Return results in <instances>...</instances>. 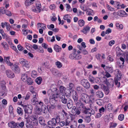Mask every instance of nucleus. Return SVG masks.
Here are the masks:
<instances>
[{
    "mask_svg": "<svg viewBox=\"0 0 128 128\" xmlns=\"http://www.w3.org/2000/svg\"><path fill=\"white\" fill-rule=\"evenodd\" d=\"M60 98L61 99V101L64 104L67 103V100L66 98H65V96L62 95Z\"/></svg>",
    "mask_w": 128,
    "mask_h": 128,
    "instance_id": "2f4dec72",
    "label": "nucleus"
},
{
    "mask_svg": "<svg viewBox=\"0 0 128 128\" xmlns=\"http://www.w3.org/2000/svg\"><path fill=\"white\" fill-rule=\"evenodd\" d=\"M116 26L117 29L120 30H122L123 28V26L122 24H120L119 23H118L116 24Z\"/></svg>",
    "mask_w": 128,
    "mask_h": 128,
    "instance_id": "58836bf2",
    "label": "nucleus"
},
{
    "mask_svg": "<svg viewBox=\"0 0 128 128\" xmlns=\"http://www.w3.org/2000/svg\"><path fill=\"white\" fill-rule=\"evenodd\" d=\"M21 105L23 107L25 113L29 114H30L32 113L33 108L31 105H28L27 106L24 105L22 104Z\"/></svg>",
    "mask_w": 128,
    "mask_h": 128,
    "instance_id": "20e7f679",
    "label": "nucleus"
},
{
    "mask_svg": "<svg viewBox=\"0 0 128 128\" xmlns=\"http://www.w3.org/2000/svg\"><path fill=\"white\" fill-rule=\"evenodd\" d=\"M0 33L2 35V38H4L5 34L4 30L2 29H0Z\"/></svg>",
    "mask_w": 128,
    "mask_h": 128,
    "instance_id": "052dcab7",
    "label": "nucleus"
},
{
    "mask_svg": "<svg viewBox=\"0 0 128 128\" xmlns=\"http://www.w3.org/2000/svg\"><path fill=\"white\" fill-rule=\"evenodd\" d=\"M106 6L108 9L109 10L112 12L115 11V9L114 8H112L111 6L108 4H107Z\"/></svg>",
    "mask_w": 128,
    "mask_h": 128,
    "instance_id": "de8ad7c7",
    "label": "nucleus"
},
{
    "mask_svg": "<svg viewBox=\"0 0 128 128\" xmlns=\"http://www.w3.org/2000/svg\"><path fill=\"white\" fill-rule=\"evenodd\" d=\"M9 112L10 114H13L14 108L12 105L9 106Z\"/></svg>",
    "mask_w": 128,
    "mask_h": 128,
    "instance_id": "3c124183",
    "label": "nucleus"
},
{
    "mask_svg": "<svg viewBox=\"0 0 128 128\" xmlns=\"http://www.w3.org/2000/svg\"><path fill=\"white\" fill-rule=\"evenodd\" d=\"M88 78L89 80L91 83H94V78L93 76L90 75L89 76Z\"/></svg>",
    "mask_w": 128,
    "mask_h": 128,
    "instance_id": "603ef678",
    "label": "nucleus"
},
{
    "mask_svg": "<svg viewBox=\"0 0 128 128\" xmlns=\"http://www.w3.org/2000/svg\"><path fill=\"white\" fill-rule=\"evenodd\" d=\"M37 72L35 71H33L31 74V76L33 78H35L37 76Z\"/></svg>",
    "mask_w": 128,
    "mask_h": 128,
    "instance_id": "6e6d98bb",
    "label": "nucleus"
},
{
    "mask_svg": "<svg viewBox=\"0 0 128 128\" xmlns=\"http://www.w3.org/2000/svg\"><path fill=\"white\" fill-rule=\"evenodd\" d=\"M96 94L97 97L99 98H102L104 96L103 92L101 91H98L96 92Z\"/></svg>",
    "mask_w": 128,
    "mask_h": 128,
    "instance_id": "6ab92c4d",
    "label": "nucleus"
},
{
    "mask_svg": "<svg viewBox=\"0 0 128 128\" xmlns=\"http://www.w3.org/2000/svg\"><path fill=\"white\" fill-rule=\"evenodd\" d=\"M38 27H40L42 29H43L44 30L46 28V25L43 23H38Z\"/></svg>",
    "mask_w": 128,
    "mask_h": 128,
    "instance_id": "ea45409f",
    "label": "nucleus"
},
{
    "mask_svg": "<svg viewBox=\"0 0 128 128\" xmlns=\"http://www.w3.org/2000/svg\"><path fill=\"white\" fill-rule=\"evenodd\" d=\"M86 14L88 16H92L94 14L93 10L90 9L87 10Z\"/></svg>",
    "mask_w": 128,
    "mask_h": 128,
    "instance_id": "72a5a7b5",
    "label": "nucleus"
},
{
    "mask_svg": "<svg viewBox=\"0 0 128 128\" xmlns=\"http://www.w3.org/2000/svg\"><path fill=\"white\" fill-rule=\"evenodd\" d=\"M117 14L118 16L122 17H123L124 15H125L126 16H127V14L126 13L125 11L122 10L118 11L117 12Z\"/></svg>",
    "mask_w": 128,
    "mask_h": 128,
    "instance_id": "dca6fc26",
    "label": "nucleus"
},
{
    "mask_svg": "<svg viewBox=\"0 0 128 128\" xmlns=\"http://www.w3.org/2000/svg\"><path fill=\"white\" fill-rule=\"evenodd\" d=\"M124 55L126 61L128 63V52H127L124 53Z\"/></svg>",
    "mask_w": 128,
    "mask_h": 128,
    "instance_id": "49530a36",
    "label": "nucleus"
},
{
    "mask_svg": "<svg viewBox=\"0 0 128 128\" xmlns=\"http://www.w3.org/2000/svg\"><path fill=\"white\" fill-rule=\"evenodd\" d=\"M31 126L33 127L37 126L38 124V120H34L33 121H31Z\"/></svg>",
    "mask_w": 128,
    "mask_h": 128,
    "instance_id": "e433bc0d",
    "label": "nucleus"
},
{
    "mask_svg": "<svg viewBox=\"0 0 128 128\" xmlns=\"http://www.w3.org/2000/svg\"><path fill=\"white\" fill-rule=\"evenodd\" d=\"M1 44L6 50H7L8 49V44L6 42H3L1 43Z\"/></svg>",
    "mask_w": 128,
    "mask_h": 128,
    "instance_id": "473e14b6",
    "label": "nucleus"
},
{
    "mask_svg": "<svg viewBox=\"0 0 128 128\" xmlns=\"http://www.w3.org/2000/svg\"><path fill=\"white\" fill-rule=\"evenodd\" d=\"M87 96L86 94H82L81 98L80 99V102H82L86 104L88 103V102L87 100Z\"/></svg>",
    "mask_w": 128,
    "mask_h": 128,
    "instance_id": "1a4fd4ad",
    "label": "nucleus"
},
{
    "mask_svg": "<svg viewBox=\"0 0 128 128\" xmlns=\"http://www.w3.org/2000/svg\"><path fill=\"white\" fill-rule=\"evenodd\" d=\"M90 91L91 94V95L90 96V97H91L94 96V89H91L90 90Z\"/></svg>",
    "mask_w": 128,
    "mask_h": 128,
    "instance_id": "13d9d810",
    "label": "nucleus"
},
{
    "mask_svg": "<svg viewBox=\"0 0 128 128\" xmlns=\"http://www.w3.org/2000/svg\"><path fill=\"white\" fill-rule=\"evenodd\" d=\"M78 24L80 26L82 27L84 25L85 22L83 20H80L78 21Z\"/></svg>",
    "mask_w": 128,
    "mask_h": 128,
    "instance_id": "c9c22d12",
    "label": "nucleus"
},
{
    "mask_svg": "<svg viewBox=\"0 0 128 128\" xmlns=\"http://www.w3.org/2000/svg\"><path fill=\"white\" fill-rule=\"evenodd\" d=\"M36 112L38 114H42V110L40 108H39L38 106H36Z\"/></svg>",
    "mask_w": 128,
    "mask_h": 128,
    "instance_id": "bb28decb",
    "label": "nucleus"
},
{
    "mask_svg": "<svg viewBox=\"0 0 128 128\" xmlns=\"http://www.w3.org/2000/svg\"><path fill=\"white\" fill-rule=\"evenodd\" d=\"M51 100H50V106H47V108L48 110L51 111L52 110L54 109L56 107V106L54 104H51Z\"/></svg>",
    "mask_w": 128,
    "mask_h": 128,
    "instance_id": "4be33fe9",
    "label": "nucleus"
},
{
    "mask_svg": "<svg viewBox=\"0 0 128 128\" xmlns=\"http://www.w3.org/2000/svg\"><path fill=\"white\" fill-rule=\"evenodd\" d=\"M55 64L57 67L58 68H60L62 66V64L59 61H57L55 63Z\"/></svg>",
    "mask_w": 128,
    "mask_h": 128,
    "instance_id": "a18cd8bd",
    "label": "nucleus"
},
{
    "mask_svg": "<svg viewBox=\"0 0 128 128\" xmlns=\"http://www.w3.org/2000/svg\"><path fill=\"white\" fill-rule=\"evenodd\" d=\"M28 84L29 85H30L33 83L32 79L30 78H28L27 79Z\"/></svg>",
    "mask_w": 128,
    "mask_h": 128,
    "instance_id": "864d4df0",
    "label": "nucleus"
},
{
    "mask_svg": "<svg viewBox=\"0 0 128 128\" xmlns=\"http://www.w3.org/2000/svg\"><path fill=\"white\" fill-rule=\"evenodd\" d=\"M17 112L18 114L20 116L23 115L24 112L23 110L20 107H18L17 109Z\"/></svg>",
    "mask_w": 128,
    "mask_h": 128,
    "instance_id": "393cba45",
    "label": "nucleus"
},
{
    "mask_svg": "<svg viewBox=\"0 0 128 128\" xmlns=\"http://www.w3.org/2000/svg\"><path fill=\"white\" fill-rule=\"evenodd\" d=\"M79 103V102H77L76 103V105L77 107L80 108H82L84 110H85L86 108V107L84 106V104L82 103Z\"/></svg>",
    "mask_w": 128,
    "mask_h": 128,
    "instance_id": "aec40b11",
    "label": "nucleus"
},
{
    "mask_svg": "<svg viewBox=\"0 0 128 128\" xmlns=\"http://www.w3.org/2000/svg\"><path fill=\"white\" fill-rule=\"evenodd\" d=\"M10 57L9 56L6 57V59L5 60V61L6 64L8 66H10L12 65V63L11 62H10L9 60V59L10 58Z\"/></svg>",
    "mask_w": 128,
    "mask_h": 128,
    "instance_id": "f704fd0d",
    "label": "nucleus"
},
{
    "mask_svg": "<svg viewBox=\"0 0 128 128\" xmlns=\"http://www.w3.org/2000/svg\"><path fill=\"white\" fill-rule=\"evenodd\" d=\"M104 121L105 122H109V118L107 115L104 118Z\"/></svg>",
    "mask_w": 128,
    "mask_h": 128,
    "instance_id": "69168bd1",
    "label": "nucleus"
},
{
    "mask_svg": "<svg viewBox=\"0 0 128 128\" xmlns=\"http://www.w3.org/2000/svg\"><path fill=\"white\" fill-rule=\"evenodd\" d=\"M90 109L89 108H86L84 110V113L86 114H88V116H91V114H90Z\"/></svg>",
    "mask_w": 128,
    "mask_h": 128,
    "instance_id": "c756f323",
    "label": "nucleus"
},
{
    "mask_svg": "<svg viewBox=\"0 0 128 128\" xmlns=\"http://www.w3.org/2000/svg\"><path fill=\"white\" fill-rule=\"evenodd\" d=\"M10 66L11 69L13 70L18 73L19 72L20 69L18 66L15 64H13L12 63V65Z\"/></svg>",
    "mask_w": 128,
    "mask_h": 128,
    "instance_id": "9d476101",
    "label": "nucleus"
},
{
    "mask_svg": "<svg viewBox=\"0 0 128 128\" xmlns=\"http://www.w3.org/2000/svg\"><path fill=\"white\" fill-rule=\"evenodd\" d=\"M120 60L122 62V65H121L120 64V65H119V68H122L124 66V64L125 62V58H123L122 57H121L120 58Z\"/></svg>",
    "mask_w": 128,
    "mask_h": 128,
    "instance_id": "c85d7f7f",
    "label": "nucleus"
},
{
    "mask_svg": "<svg viewBox=\"0 0 128 128\" xmlns=\"http://www.w3.org/2000/svg\"><path fill=\"white\" fill-rule=\"evenodd\" d=\"M17 124L16 128H22L24 125V122H22L20 123L17 122Z\"/></svg>",
    "mask_w": 128,
    "mask_h": 128,
    "instance_id": "cd10ccee",
    "label": "nucleus"
},
{
    "mask_svg": "<svg viewBox=\"0 0 128 128\" xmlns=\"http://www.w3.org/2000/svg\"><path fill=\"white\" fill-rule=\"evenodd\" d=\"M78 48L83 54L85 55L88 54V52L85 49H83L82 47L79 46Z\"/></svg>",
    "mask_w": 128,
    "mask_h": 128,
    "instance_id": "412c9836",
    "label": "nucleus"
},
{
    "mask_svg": "<svg viewBox=\"0 0 128 128\" xmlns=\"http://www.w3.org/2000/svg\"><path fill=\"white\" fill-rule=\"evenodd\" d=\"M72 92L73 93L72 98L74 102H77L78 99V96L77 92L74 90L72 91Z\"/></svg>",
    "mask_w": 128,
    "mask_h": 128,
    "instance_id": "f3484780",
    "label": "nucleus"
},
{
    "mask_svg": "<svg viewBox=\"0 0 128 128\" xmlns=\"http://www.w3.org/2000/svg\"><path fill=\"white\" fill-rule=\"evenodd\" d=\"M114 73L116 75V77L118 80H120L122 76V74L120 71L118 69H116L114 71Z\"/></svg>",
    "mask_w": 128,
    "mask_h": 128,
    "instance_id": "9b49d317",
    "label": "nucleus"
},
{
    "mask_svg": "<svg viewBox=\"0 0 128 128\" xmlns=\"http://www.w3.org/2000/svg\"><path fill=\"white\" fill-rule=\"evenodd\" d=\"M14 4L16 6L17 8L18 7L21 6L20 4L18 2H15L14 3Z\"/></svg>",
    "mask_w": 128,
    "mask_h": 128,
    "instance_id": "774afa93",
    "label": "nucleus"
},
{
    "mask_svg": "<svg viewBox=\"0 0 128 128\" xmlns=\"http://www.w3.org/2000/svg\"><path fill=\"white\" fill-rule=\"evenodd\" d=\"M90 27L87 26H84L82 30H81V31L84 34H86L90 31Z\"/></svg>",
    "mask_w": 128,
    "mask_h": 128,
    "instance_id": "2eb2a0df",
    "label": "nucleus"
},
{
    "mask_svg": "<svg viewBox=\"0 0 128 128\" xmlns=\"http://www.w3.org/2000/svg\"><path fill=\"white\" fill-rule=\"evenodd\" d=\"M60 121L59 116H57L55 118H52L51 120L49 121L48 122V126L50 128H53V127L56 126V124H58Z\"/></svg>",
    "mask_w": 128,
    "mask_h": 128,
    "instance_id": "f03ea898",
    "label": "nucleus"
},
{
    "mask_svg": "<svg viewBox=\"0 0 128 128\" xmlns=\"http://www.w3.org/2000/svg\"><path fill=\"white\" fill-rule=\"evenodd\" d=\"M82 85L86 89H88L90 87V84L88 80L85 79L82 80L81 82Z\"/></svg>",
    "mask_w": 128,
    "mask_h": 128,
    "instance_id": "0eeeda50",
    "label": "nucleus"
},
{
    "mask_svg": "<svg viewBox=\"0 0 128 128\" xmlns=\"http://www.w3.org/2000/svg\"><path fill=\"white\" fill-rule=\"evenodd\" d=\"M73 105V102L72 100L70 99L69 98L68 100V102L67 104L68 108L70 109Z\"/></svg>",
    "mask_w": 128,
    "mask_h": 128,
    "instance_id": "b1692460",
    "label": "nucleus"
},
{
    "mask_svg": "<svg viewBox=\"0 0 128 128\" xmlns=\"http://www.w3.org/2000/svg\"><path fill=\"white\" fill-rule=\"evenodd\" d=\"M69 88L67 89L68 91L67 95L68 96H70V94L71 92V90L74 86V85L73 83H70L69 84Z\"/></svg>",
    "mask_w": 128,
    "mask_h": 128,
    "instance_id": "a211bd4d",
    "label": "nucleus"
},
{
    "mask_svg": "<svg viewBox=\"0 0 128 128\" xmlns=\"http://www.w3.org/2000/svg\"><path fill=\"white\" fill-rule=\"evenodd\" d=\"M4 12H2V14H5L7 15L8 16H10L12 15V14L10 12L7 10H4Z\"/></svg>",
    "mask_w": 128,
    "mask_h": 128,
    "instance_id": "37998d69",
    "label": "nucleus"
},
{
    "mask_svg": "<svg viewBox=\"0 0 128 128\" xmlns=\"http://www.w3.org/2000/svg\"><path fill=\"white\" fill-rule=\"evenodd\" d=\"M37 117L35 114L32 115L29 117V120L30 122L33 121L37 120Z\"/></svg>",
    "mask_w": 128,
    "mask_h": 128,
    "instance_id": "5701e85b",
    "label": "nucleus"
},
{
    "mask_svg": "<svg viewBox=\"0 0 128 128\" xmlns=\"http://www.w3.org/2000/svg\"><path fill=\"white\" fill-rule=\"evenodd\" d=\"M6 28L9 31L10 28H11V26L9 23L7 22V23H6Z\"/></svg>",
    "mask_w": 128,
    "mask_h": 128,
    "instance_id": "0e129e2a",
    "label": "nucleus"
},
{
    "mask_svg": "<svg viewBox=\"0 0 128 128\" xmlns=\"http://www.w3.org/2000/svg\"><path fill=\"white\" fill-rule=\"evenodd\" d=\"M66 10L68 12H70L72 11V10L71 7L70 5L68 4H66Z\"/></svg>",
    "mask_w": 128,
    "mask_h": 128,
    "instance_id": "8fccbe9b",
    "label": "nucleus"
},
{
    "mask_svg": "<svg viewBox=\"0 0 128 128\" xmlns=\"http://www.w3.org/2000/svg\"><path fill=\"white\" fill-rule=\"evenodd\" d=\"M103 88L104 91L105 92L106 94H108L109 92V89L106 86H103Z\"/></svg>",
    "mask_w": 128,
    "mask_h": 128,
    "instance_id": "bf43d9fd",
    "label": "nucleus"
},
{
    "mask_svg": "<svg viewBox=\"0 0 128 128\" xmlns=\"http://www.w3.org/2000/svg\"><path fill=\"white\" fill-rule=\"evenodd\" d=\"M20 62L23 66H24L28 68L29 66L28 63L27 61L23 58H22L20 59Z\"/></svg>",
    "mask_w": 128,
    "mask_h": 128,
    "instance_id": "6e6552de",
    "label": "nucleus"
},
{
    "mask_svg": "<svg viewBox=\"0 0 128 128\" xmlns=\"http://www.w3.org/2000/svg\"><path fill=\"white\" fill-rule=\"evenodd\" d=\"M118 118L120 121L124 119V115L123 114L119 115L118 116Z\"/></svg>",
    "mask_w": 128,
    "mask_h": 128,
    "instance_id": "680f3d73",
    "label": "nucleus"
},
{
    "mask_svg": "<svg viewBox=\"0 0 128 128\" xmlns=\"http://www.w3.org/2000/svg\"><path fill=\"white\" fill-rule=\"evenodd\" d=\"M107 58L110 61L112 62L113 61L114 59L111 56H108Z\"/></svg>",
    "mask_w": 128,
    "mask_h": 128,
    "instance_id": "338daca9",
    "label": "nucleus"
},
{
    "mask_svg": "<svg viewBox=\"0 0 128 128\" xmlns=\"http://www.w3.org/2000/svg\"><path fill=\"white\" fill-rule=\"evenodd\" d=\"M75 118V116L73 114H69L68 115V117L66 118L65 122V126H72L74 125L73 123L74 122L75 124H76V122L73 120Z\"/></svg>",
    "mask_w": 128,
    "mask_h": 128,
    "instance_id": "f257e3e1",
    "label": "nucleus"
},
{
    "mask_svg": "<svg viewBox=\"0 0 128 128\" xmlns=\"http://www.w3.org/2000/svg\"><path fill=\"white\" fill-rule=\"evenodd\" d=\"M36 82L38 84H40L42 82V79L41 77L37 78L36 80Z\"/></svg>",
    "mask_w": 128,
    "mask_h": 128,
    "instance_id": "4c0bfd02",
    "label": "nucleus"
},
{
    "mask_svg": "<svg viewBox=\"0 0 128 128\" xmlns=\"http://www.w3.org/2000/svg\"><path fill=\"white\" fill-rule=\"evenodd\" d=\"M60 91L61 93L62 94H65L66 96L68 97H69L70 96H68L67 95L68 91L67 89H66V88L63 86H60Z\"/></svg>",
    "mask_w": 128,
    "mask_h": 128,
    "instance_id": "ddd939ff",
    "label": "nucleus"
},
{
    "mask_svg": "<svg viewBox=\"0 0 128 128\" xmlns=\"http://www.w3.org/2000/svg\"><path fill=\"white\" fill-rule=\"evenodd\" d=\"M32 3L30 2V0H26L24 2L25 5L26 6H28L30 5Z\"/></svg>",
    "mask_w": 128,
    "mask_h": 128,
    "instance_id": "a19ab883",
    "label": "nucleus"
},
{
    "mask_svg": "<svg viewBox=\"0 0 128 128\" xmlns=\"http://www.w3.org/2000/svg\"><path fill=\"white\" fill-rule=\"evenodd\" d=\"M69 57L72 60H79L81 58L82 56L75 53H72L70 54Z\"/></svg>",
    "mask_w": 128,
    "mask_h": 128,
    "instance_id": "39448f33",
    "label": "nucleus"
},
{
    "mask_svg": "<svg viewBox=\"0 0 128 128\" xmlns=\"http://www.w3.org/2000/svg\"><path fill=\"white\" fill-rule=\"evenodd\" d=\"M27 75L26 74H22V76L21 79L23 80H24L27 79Z\"/></svg>",
    "mask_w": 128,
    "mask_h": 128,
    "instance_id": "4d7b16f0",
    "label": "nucleus"
},
{
    "mask_svg": "<svg viewBox=\"0 0 128 128\" xmlns=\"http://www.w3.org/2000/svg\"><path fill=\"white\" fill-rule=\"evenodd\" d=\"M50 90L53 92L55 94H53L52 97H50L51 99H52L54 100H55V99L58 97V90L57 88H53L52 87L50 89Z\"/></svg>",
    "mask_w": 128,
    "mask_h": 128,
    "instance_id": "423d86ee",
    "label": "nucleus"
},
{
    "mask_svg": "<svg viewBox=\"0 0 128 128\" xmlns=\"http://www.w3.org/2000/svg\"><path fill=\"white\" fill-rule=\"evenodd\" d=\"M17 122L14 121L10 122L8 124V126L11 128H16L17 126Z\"/></svg>",
    "mask_w": 128,
    "mask_h": 128,
    "instance_id": "4468645a",
    "label": "nucleus"
},
{
    "mask_svg": "<svg viewBox=\"0 0 128 128\" xmlns=\"http://www.w3.org/2000/svg\"><path fill=\"white\" fill-rule=\"evenodd\" d=\"M112 104H109L107 106L106 108L109 111L111 110L112 109Z\"/></svg>",
    "mask_w": 128,
    "mask_h": 128,
    "instance_id": "5fc2aeb1",
    "label": "nucleus"
},
{
    "mask_svg": "<svg viewBox=\"0 0 128 128\" xmlns=\"http://www.w3.org/2000/svg\"><path fill=\"white\" fill-rule=\"evenodd\" d=\"M39 123L42 125H44V123L43 118L42 117H40L38 118Z\"/></svg>",
    "mask_w": 128,
    "mask_h": 128,
    "instance_id": "09e8293b",
    "label": "nucleus"
},
{
    "mask_svg": "<svg viewBox=\"0 0 128 128\" xmlns=\"http://www.w3.org/2000/svg\"><path fill=\"white\" fill-rule=\"evenodd\" d=\"M77 109L75 106H74L72 108V112L73 114L75 113L76 112Z\"/></svg>",
    "mask_w": 128,
    "mask_h": 128,
    "instance_id": "e2e57ef3",
    "label": "nucleus"
},
{
    "mask_svg": "<svg viewBox=\"0 0 128 128\" xmlns=\"http://www.w3.org/2000/svg\"><path fill=\"white\" fill-rule=\"evenodd\" d=\"M36 7L33 6L31 8V10L34 12L40 13L42 9V6L40 2L38 1L36 3Z\"/></svg>",
    "mask_w": 128,
    "mask_h": 128,
    "instance_id": "7ed1b4c3",
    "label": "nucleus"
},
{
    "mask_svg": "<svg viewBox=\"0 0 128 128\" xmlns=\"http://www.w3.org/2000/svg\"><path fill=\"white\" fill-rule=\"evenodd\" d=\"M90 117V116H86L84 117V118L86 122L88 123L90 122L91 118Z\"/></svg>",
    "mask_w": 128,
    "mask_h": 128,
    "instance_id": "79ce46f5",
    "label": "nucleus"
},
{
    "mask_svg": "<svg viewBox=\"0 0 128 128\" xmlns=\"http://www.w3.org/2000/svg\"><path fill=\"white\" fill-rule=\"evenodd\" d=\"M6 76L8 78H12L14 77V73L10 70H6Z\"/></svg>",
    "mask_w": 128,
    "mask_h": 128,
    "instance_id": "f8f14e48",
    "label": "nucleus"
},
{
    "mask_svg": "<svg viewBox=\"0 0 128 128\" xmlns=\"http://www.w3.org/2000/svg\"><path fill=\"white\" fill-rule=\"evenodd\" d=\"M33 94V98L31 100V102H35L37 100V94L36 93L34 92H32Z\"/></svg>",
    "mask_w": 128,
    "mask_h": 128,
    "instance_id": "7c9ffc66",
    "label": "nucleus"
},
{
    "mask_svg": "<svg viewBox=\"0 0 128 128\" xmlns=\"http://www.w3.org/2000/svg\"><path fill=\"white\" fill-rule=\"evenodd\" d=\"M54 50L56 52H60L61 50V47L59 46L58 45L56 44L54 45Z\"/></svg>",
    "mask_w": 128,
    "mask_h": 128,
    "instance_id": "a878e982",
    "label": "nucleus"
},
{
    "mask_svg": "<svg viewBox=\"0 0 128 128\" xmlns=\"http://www.w3.org/2000/svg\"><path fill=\"white\" fill-rule=\"evenodd\" d=\"M118 80L116 78H114V82L118 88H119L120 86V82H118Z\"/></svg>",
    "mask_w": 128,
    "mask_h": 128,
    "instance_id": "c03bdc74",
    "label": "nucleus"
}]
</instances>
